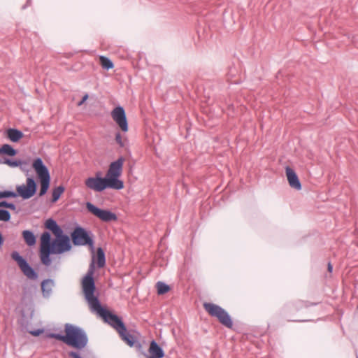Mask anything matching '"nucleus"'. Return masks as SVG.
<instances>
[{
    "mask_svg": "<svg viewBox=\"0 0 358 358\" xmlns=\"http://www.w3.org/2000/svg\"><path fill=\"white\" fill-rule=\"evenodd\" d=\"M99 175L100 173H99L96 177L87 178L85 182L87 187L98 192H101L106 188L113 189V186L110 185L109 180L106 177H100Z\"/></svg>",
    "mask_w": 358,
    "mask_h": 358,
    "instance_id": "9",
    "label": "nucleus"
},
{
    "mask_svg": "<svg viewBox=\"0 0 358 358\" xmlns=\"http://www.w3.org/2000/svg\"><path fill=\"white\" fill-rule=\"evenodd\" d=\"M332 270H333V266L331 264V263H329L328 264V271H329V272H330V273L332 272Z\"/></svg>",
    "mask_w": 358,
    "mask_h": 358,
    "instance_id": "34",
    "label": "nucleus"
},
{
    "mask_svg": "<svg viewBox=\"0 0 358 358\" xmlns=\"http://www.w3.org/2000/svg\"><path fill=\"white\" fill-rule=\"evenodd\" d=\"M3 163L9 166L10 167H17L23 164H25V162L22 160H16L12 159H5Z\"/></svg>",
    "mask_w": 358,
    "mask_h": 358,
    "instance_id": "25",
    "label": "nucleus"
},
{
    "mask_svg": "<svg viewBox=\"0 0 358 358\" xmlns=\"http://www.w3.org/2000/svg\"><path fill=\"white\" fill-rule=\"evenodd\" d=\"M64 329L65 335L50 333L48 337L61 341L69 346L78 350L86 347L88 343V338L83 329L68 323L65 324Z\"/></svg>",
    "mask_w": 358,
    "mask_h": 358,
    "instance_id": "3",
    "label": "nucleus"
},
{
    "mask_svg": "<svg viewBox=\"0 0 358 358\" xmlns=\"http://www.w3.org/2000/svg\"><path fill=\"white\" fill-rule=\"evenodd\" d=\"M10 220V213L8 210L0 209V221L8 222Z\"/></svg>",
    "mask_w": 358,
    "mask_h": 358,
    "instance_id": "27",
    "label": "nucleus"
},
{
    "mask_svg": "<svg viewBox=\"0 0 358 358\" xmlns=\"http://www.w3.org/2000/svg\"><path fill=\"white\" fill-rule=\"evenodd\" d=\"M4 239L2 234L0 233V247L3 244Z\"/></svg>",
    "mask_w": 358,
    "mask_h": 358,
    "instance_id": "33",
    "label": "nucleus"
},
{
    "mask_svg": "<svg viewBox=\"0 0 358 358\" xmlns=\"http://www.w3.org/2000/svg\"><path fill=\"white\" fill-rule=\"evenodd\" d=\"M17 194L13 191L6 190L0 191V199L2 198H15L19 194L24 199H28L32 197L36 192V183L34 178H27L26 185H19L16 187Z\"/></svg>",
    "mask_w": 358,
    "mask_h": 358,
    "instance_id": "4",
    "label": "nucleus"
},
{
    "mask_svg": "<svg viewBox=\"0 0 358 358\" xmlns=\"http://www.w3.org/2000/svg\"><path fill=\"white\" fill-rule=\"evenodd\" d=\"M111 117L123 132L128 131V122L125 110L122 106H117L111 111Z\"/></svg>",
    "mask_w": 358,
    "mask_h": 358,
    "instance_id": "12",
    "label": "nucleus"
},
{
    "mask_svg": "<svg viewBox=\"0 0 358 358\" xmlns=\"http://www.w3.org/2000/svg\"><path fill=\"white\" fill-rule=\"evenodd\" d=\"M86 208L89 212L103 222H110L117 220V217L115 213L109 210L101 209L90 202H87L86 203Z\"/></svg>",
    "mask_w": 358,
    "mask_h": 358,
    "instance_id": "11",
    "label": "nucleus"
},
{
    "mask_svg": "<svg viewBox=\"0 0 358 358\" xmlns=\"http://www.w3.org/2000/svg\"><path fill=\"white\" fill-rule=\"evenodd\" d=\"M99 60L101 66L106 70L113 69L114 66L113 62L105 56H100Z\"/></svg>",
    "mask_w": 358,
    "mask_h": 358,
    "instance_id": "23",
    "label": "nucleus"
},
{
    "mask_svg": "<svg viewBox=\"0 0 358 358\" xmlns=\"http://www.w3.org/2000/svg\"><path fill=\"white\" fill-rule=\"evenodd\" d=\"M124 159L122 157H119L116 161L113 162L106 174V178L109 180L110 185L113 186V189L120 190L124 187V182L118 178L122 175L123 164Z\"/></svg>",
    "mask_w": 358,
    "mask_h": 358,
    "instance_id": "6",
    "label": "nucleus"
},
{
    "mask_svg": "<svg viewBox=\"0 0 358 358\" xmlns=\"http://www.w3.org/2000/svg\"><path fill=\"white\" fill-rule=\"evenodd\" d=\"M6 136L10 141L17 143L23 137V133L17 129L10 128L6 130Z\"/></svg>",
    "mask_w": 358,
    "mask_h": 358,
    "instance_id": "16",
    "label": "nucleus"
},
{
    "mask_svg": "<svg viewBox=\"0 0 358 358\" xmlns=\"http://www.w3.org/2000/svg\"><path fill=\"white\" fill-rule=\"evenodd\" d=\"M17 150L9 144H4L0 148V155H6L10 157L16 155Z\"/></svg>",
    "mask_w": 358,
    "mask_h": 358,
    "instance_id": "20",
    "label": "nucleus"
},
{
    "mask_svg": "<svg viewBox=\"0 0 358 358\" xmlns=\"http://www.w3.org/2000/svg\"><path fill=\"white\" fill-rule=\"evenodd\" d=\"M32 299V296L30 292L24 290L22 296V303L26 302L27 301H31Z\"/></svg>",
    "mask_w": 358,
    "mask_h": 358,
    "instance_id": "29",
    "label": "nucleus"
},
{
    "mask_svg": "<svg viewBox=\"0 0 358 358\" xmlns=\"http://www.w3.org/2000/svg\"><path fill=\"white\" fill-rule=\"evenodd\" d=\"M115 141L121 148H127L128 145V141L127 138H123L120 132L115 134Z\"/></svg>",
    "mask_w": 358,
    "mask_h": 358,
    "instance_id": "26",
    "label": "nucleus"
},
{
    "mask_svg": "<svg viewBox=\"0 0 358 358\" xmlns=\"http://www.w3.org/2000/svg\"><path fill=\"white\" fill-rule=\"evenodd\" d=\"M1 207L7 208H9L11 210H15V208H16V206L14 203H9L6 201H2L0 202V208H1Z\"/></svg>",
    "mask_w": 358,
    "mask_h": 358,
    "instance_id": "28",
    "label": "nucleus"
},
{
    "mask_svg": "<svg viewBox=\"0 0 358 358\" xmlns=\"http://www.w3.org/2000/svg\"><path fill=\"white\" fill-rule=\"evenodd\" d=\"M94 272V265L92 264L82 280V291L85 299L87 302L90 310L99 314L106 322L113 327L120 334L126 331V327L120 317L103 308L98 296L94 295L96 285L93 277Z\"/></svg>",
    "mask_w": 358,
    "mask_h": 358,
    "instance_id": "1",
    "label": "nucleus"
},
{
    "mask_svg": "<svg viewBox=\"0 0 358 358\" xmlns=\"http://www.w3.org/2000/svg\"><path fill=\"white\" fill-rule=\"evenodd\" d=\"M64 192V187L62 185H59L52 189V201L56 202L62 194Z\"/></svg>",
    "mask_w": 358,
    "mask_h": 358,
    "instance_id": "22",
    "label": "nucleus"
},
{
    "mask_svg": "<svg viewBox=\"0 0 358 358\" xmlns=\"http://www.w3.org/2000/svg\"><path fill=\"white\" fill-rule=\"evenodd\" d=\"M32 167L40 179L41 188L39 196H43L46 194L50 187V175L49 170L40 157H37L34 160Z\"/></svg>",
    "mask_w": 358,
    "mask_h": 358,
    "instance_id": "5",
    "label": "nucleus"
},
{
    "mask_svg": "<svg viewBox=\"0 0 358 358\" xmlns=\"http://www.w3.org/2000/svg\"><path fill=\"white\" fill-rule=\"evenodd\" d=\"M31 0H28L27 3H29Z\"/></svg>",
    "mask_w": 358,
    "mask_h": 358,
    "instance_id": "37",
    "label": "nucleus"
},
{
    "mask_svg": "<svg viewBox=\"0 0 358 358\" xmlns=\"http://www.w3.org/2000/svg\"><path fill=\"white\" fill-rule=\"evenodd\" d=\"M55 286V282L52 279H45L41 282V291L43 297L48 298L52 294V287Z\"/></svg>",
    "mask_w": 358,
    "mask_h": 358,
    "instance_id": "14",
    "label": "nucleus"
},
{
    "mask_svg": "<svg viewBox=\"0 0 358 358\" xmlns=\"http://www.w3.org/2000/svg\"><path fill=\"white\" fill-rule=\"evenodd\" d=\"M45 227L50 230L55 236H59L63 233L62 228L57 224L53 219H48L45 222Z\"/></svg>",
    "mask_w": 358,
    "mask_h": 358,
    "instance_id": "17",
    "label": "nucleus"
},
{
    "mask_svg": "<svg viewBox=\"0 0 358 358\" xmlns=\"http://www.w3.org/2000/svg\"><path fill=\"white\" fill-rule=\"evenodd\" d=\"M27 5L23 6L22 8L24 9L26 8Z\"/></svg>",
    "mask_w": 358,
    "mask_h": 358,
    "instance_id": "36",
    "label": "nucleus"
},
{
    "mask_svg": "<svg viewBox=\"0 0 358 358\" xmlns=\"http://www.w3.org/2000/svg\"><path fill=\"white\" fill-rule=\"evenodd\" d=\"M303 303V306H304L305 307H308V304L307 302H302Z\"/></svg>",
    "mask_w": 358,
    "mask_h": 358,
    "instance_id": "35",
    "label": "nucleus"
},
{
    "mask_svg": "<svg viewBox=\"0 0 358 358\" xmlns=\"http://www.w3.org/2000/svg\"><path fill=\"white\" fill-rule=\"evenodd\" d=\"M203 308L210 316L216 317L223 326L229 329L232 328V320L229 313L223 308L213 303H204Z\"/></svg>",
    "mask_w": 358,
    "mask_h": 358,
    "instance_id": "7",
    "label": "nucleus"
},
{
    "mask_svg": "<svg viewBox=\"0 0 358 358\" xmlns=\"http://www.w3.org/2000/svg\"><path fill=\"white\" fill-rule=\"evenodd\" d=\"M149 352L152 355L151 357L163 358L164 356L163 349L154 340L150 343Z\"/></svg>",
    "mask_w": 358,
    "mask_h": 358,
    "instance_id": "15",
    "label": "nucleus"
},
{
    "mask_svg": "<svg viewBox=\"0 0 358 358\" xmlns=\"http://www.w3.org/2000/svg\"><path fill=\"white\" fill-rule=\"evenodd\" d=\"M69 356L71 358H82L78 352L74 351L69 352Z\"/></svg>",
    "mask_w": 358,
    "mask_h": 358,
    "instance_id": "31",
    "label": "nucleus"
},
{
    "mask_svg": "<svg viewBox=\"0 0 358 358\" xmlns=\"http://www.w3.org/2000/svg\"><path fill=\"white\" fill-rule=\"evenodd\" d=\"M69 237L61 234L56 236V238L52 241L51 234L48 231H44L41 236L39 257L41 263L45 266H50L52 264L50 255L52 254H62L71 249Z\"/></svg>",
    "mask_w": 358,
    "mask_h": 358,
    "instance_id": "2",
    "label": "nucleus"
},
{
    "mask_svg": "<svg viewBox=\"0 0 358 358\" xmlns=\"http://www.w3.org/2000/svg\"><path fill=\"white\" fill-rule=\"evenodd\" d=\"M119 335L122 340L124 341L129 346H134L136 342V338L133 335L127 332V330L125 331H122Z\"/></svg>",
    "mask_w": 358,
    "mask_h": 358,
    "instance_id": "18",
    "label": "nucleus"
},
{
    "mask_svg": "<svg viewBox=\"0 0 358 358\" xmlns=\"http://www.w3.org/2000/svg\"><path fill=\"white\" fill-rule=\"evenodd\" d=\"M87 99H88V94H86L84 95L82 100L78 102V106H80L81 105H83Z\"/></svg>",
    "mask_w": 358,
    "mask_h": 358,
    "instance_id": "32",
    "label": "nucleus"
},
{
    "mask_svg": "<svg viewBox=\"0 0 358 358\" xmlns=\"http://www.w3.org/2000/svg\"><path fill=\"white\" fill-rule=\"evenodd\" d=\"M285 172L289 186L296 190H300L301 184L295 171L290 167L287 166Z\"/></svg>",
    "mask_w": 358,
    "mask_h": 358,
    "instance_id": "13",
    "label": "nucleus"
},
{
    "mask_svg": "<svg viewBox=\"0 0 358 358\" xmlns=\"http://www.w3.org/2000/svg\"><path fill=\"white\" fill-rule=\"evenodd\" d=\"M22 236L28 245L31 246L36 243V237L32 231L24 230L22 232Z\"/></svg>",
    "mask_w": 358,
    "mask_h": 358,
    "instance_id": "19",
    "label": "nucleus"
},
{
    "mask_svg": "<svg viewBox=\"0 0 358 358\" xmlns=\"http://www.w3.org/2000/svg\"><path fill=\"white\" fill-rule=\"evenodd\" d=\"M156 287L158 294H164L170 289V287L168 285L161 281L157 282Z\"/></svg>",
    "mask_w": 358,
    "mask_h": 358,
    "instance_id": "24",
    "label": "nucleus"
},
{
    "mask_svg": "<svg viewBox=\"0 0 358 358\" xmlns=\"http://www.w3.org/2000/svg\"><path fill=\"white\" fill-rule=\"evenodd\" d=\"M43 332V329H38L36 330L31 331L30 334L33 336H39Z\"/></svg>",
    "mask_w": 358,
    "mask_h": 358,
    "instance_id": "30",
    "label": "nucleus"
},
{
    "mask_svg": "<svg viewBox=\"0 0 358 358\" xmlns=\"http://www.w3.org/2000/svg\"><path fill=\"white\" fill-rule=\"evenodd\" d=\"M71 240L74 245H88L94 248V235L90 231L77 226L71 234Z\"/></svg>",
    "mask_w": 358,
    "mask_h": 358,
    "instance_id": "8",
    "label": "nucleus"
},
{
    "mask_svg": "<svg viewBox=\"0 0 358 358\" xmlns=\"http://www.w3.org/2000/svg\"><path fill=\"white\" fill-rule=\"evenodd\" d=\"M11 257L17 263L18 266L25 276L31 280H36L38 278V274L35 270L17 251H14L11 253Z\"/></svg>",
    "mask_w": 358,
    "mask_h": 358,
    "instance_id": "10",
    "label": "nucleus"
},
{
    "mask_svg": "<svg viewBox=\"0 0 358 358\" xmlns=\"http://www.w3.org/2000/svg\"><path fill=\"white\" fill-rule=\"evenodd\" d=\"M106 257L103 250L101 248L97 249V266L99 268H102L105 266Z\"/></svg>",
    "mask_w": 358,
    "mask_h": 358,
    "instance_id": "21",
    "label": "nucleus"
},
{
    "mask_svg": "<svg viewBox=\"0 0 358 358\" xmlns=\"http://www.w3.org/2000/svg\"><path fill=\"white\" fill-rule=\"evenodd\" d=\"M150 358H156V357H150Z\"/></svg>",
    "mask_w": 358,
    "mask_h": 358,
    "instance_id": "38",
    "label": "nucleus"
}]
</instances>
